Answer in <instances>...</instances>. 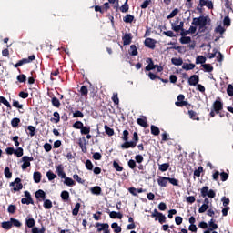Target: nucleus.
<instances>
[{
	"label": "nucleus",
	"mask_w": 233,
	"mask_h": 233,
	"mask_svg": "<svg viewBox=\"0 0 233 233\" xmlns=\"http://www.w3.org/2000/svg\"><path fill=\"white\" fill-rule=\"evenodd\" d=\"M128 136H130V132H128V130H124L123 135L121 137V139L125 141L121 145V148L123 150H127L128 148H136V147L137 146V143L139 142V135L137 134V132L133 133L132 141H128L129 139Z\"/></svg>",
	"instance_id": "f257e3e1"
},
{
	"label": "nucleus",
	"mask_w": 233,
	"mask_h": 233,
	"mask_svg": "<svg viewBox=\"0 0 233 233\" xmlns=\"http://www.w3.org/2000/svg\"><path fill=\"white\" fill-rule=\"evenodd\" d=\"M191 25L198 26V34H205L207 32V26L212 25V19L208 15H200L199 17L193 18Z\"/></svg>",
	"instance_id": "f03ea898"
},
{
	"label": "nucleus",
	"mask_w": 233,
	"mask_h": 233,
	"mask_svg": "<svg viewBox=\"0 0 233 233\" xmlns=\"http://www.w3.org/2000/svg\"><path fill=\"white\" fill-rule=\"evenodd\" d=\"M221 110H223V100H221V97H217L212 104L209 117H216V115L219 114Z\"/></svg>",
	"instance_id": "7ed1b4c3"
},
{
	"label": "nucleus",
	"mask_w": 233,
	"mask_h": 233,
	"mask_svg": "<svg viewBox=\"0 0 233 233\" xmlns=\"http://www.w3.org/2000/svg\"><path fill=\"white\" fill-rule=\"evenodd\" d=\"M204 6H207L208 10H214V2L212 0H199L197 6L198 12L203 13Z\"/></svg>",
	"instance_id": "20e7f679"
},
{
	"label": "nucleus",
	"mask_w": 233,
	"mask_h": 233,
	"mask_svg": "<svg viewBox=\"0 0 233 233\" xmlns=\"http://www.w3.org/2000/svg\"><path fill=\"white\" fill-rule=\"evenodd\" d=\"M176 106L178 107H183L186 106V108L187 110H190V106H192V105H190L188 102L185 101V95L180 94L177 96V102L175 103Z\"/></svg>",
	"instance_id": "39448f33"
},
{
	"label": "nucleus",
	"mask_w": 233,
	"mask_h": 233,
	"mask_svg": "<svg viewBox=\"0 0 233 233\" xmlns=\"http://www.w3.org/2000/svg\"><path fill=\"white\" fill-rule=\"evenodd\" d=\"M32 61H35V55H32L28 56V58H23L19 60L16 64L14 65V67L19 68V66H23V65H28V63H32Z\"/></svg>",
	"instance_id": "423d86ee"
},
{
	"label": "nucleus",
	"mask_w": 233,
	"mask_h": 233,
	"mask_svg": "<svg viewBox=\"0 0 233 233\" xmlns=\"http://www.w3.org/2000/svg\"><path fill=\"white\" fill-rule=\"evenodd\" d=\"M201 196L202 198H216V192L213 189H208V186H205L201 188Z\"/></svg>",
	"instance_id": "0eeeda50"
},
{
	"label": "nucleus",
	"mask_w": 233,
	"mask_h": 233,
	"mask_svg": "<svg viewBox=\"0 0 233 233\" xmlns=\"http://www.w3.org/2000/svg\"><path fill=\"white\" fill-rule=\"evenodd\" d=\"M183 26H185V22H179V18H177L174 23L171 24V29L174 32H180L184 30Z\"/></svg>",
	"instance_id": "6e6552de"
},
{
	"label": "nucleus",
	"mask_w": 233,
	"mask_h": 233,
	"mask_svg": "<svg viewBox=\"0 0 233 233\" xmlns=\"http://www.w3.org/2000/svg\"><path fill=\"white\" fill-rule=\"evenodd\" d=\"M23 164L21 166L22 170H26L31 165V161H34V157L24 156L22 157Z\"/></svg>",
	"instance_id": "1a4fd4ad"
},
{
	"label": "nucleus",
	"mask_w": 233,
	"mask_h": 233,
	"mask_svg": "<svg viewBox=\"0 0 233 233\" xmlns=\"http://www.w3.org/2000/svg\"><path fill=\"white\" fill-rule=\"evenodd\" d=\"M15 183L16 184L13 188H11V192H13L14 194H15V192H19L20 190H23V183H21V178L16 177L15 179Z\"/></svg>",
	"instance_id": "9d476101"
},
{
	"label": "nucleus",
	"mask_w": 233,
	"mask_h": 233,
	"mask_svg": "<svg viewBox=\"0 0 233 233\" xmlns=\"http://www.w3.org/2000/svg\"><path fill=\"white\" fill-rule=\"evenodd\" d=\"M35 196L38 202L45 201V199H46V193H45L43 189H38L35 193Z\"/></svg>",
	"instance_id": "9b49d317"
},
{
	"label": "nucleus",
	"mask_w": 233,
	"mask_h": 233,
	"mask_svg": "<svg viewBox=\"0 0 233 233\" xmlns=\"http://www.w3.org/2000/svg\"><path fill=\"white\" fill-rule=\"evenodd\" d=\"M198 83H199V76L198 75H192L189 78H188V85L190 86H198Z\"/></svg>",
	"instance_id": "f8f14e48"
},
{
	"label": "nucleus",
	"mask_w": 233,
	"mask_h": 233,
	"mask_svg": "<svg viewBox=\"0 0 233 233\" xmlns=\"http://www.w3.org/2000/svg\"><path fill=\"white\" fill-rule=\"evenodd\" d=\"M158 187L162 188H167V185L168 183V177H159L157 178Z\"/></svg>",
	"instance_id": "ddd939ff"
},
{
	"label": "nucleus",
	"mask_w": 233,
	"mask_h": 233,
	"mask_svg": "<svg viewBox=\"0 0 233 233\" xmlns=\"http://www.w3.org/2000/svg\"><path fill=\"white\" fill-rule=\"evenodd\" d=\"M96 227H97V231L98 232H105L106 230H108L110 228V225H108V223H99V222H96Z\"/></svg>",
	"instance_id": "4468645a"
},
{
	"label": "nucleus",
	"mask_w": 233,
	"mask_h": 233,
	"mask_svg": "<svg viewBox=\"0 0 233 233\" xmlns=\"http://www.w3.org/2000/svg\"><path fill=\"white\" fill-rule=\"evenodd\" d=\"M145 46L147 48H151V50H154L156 48V40L152 38H146L144 41Z\"/></svg>",
	"instance_id": "2eb2a0df"
},
{
	"label": "nucleus",
	"mask_w": 233,
	"mask_h": 233,
	"mask_svg": "<svg viewBox=\"0 0 233 233\" xmlns=\"http://www.w3.org/2000/svg\"><path fill=\"white\" fill-rule=\"evenodd\" d=\"M63 156H65L68 161H72V159L76 158V153H72L71 148H66Z\"/></svg>",
	"instance_id": "dca6fc26"
},
{
	"label": "nucleus",
	"mask_w": 233,
	"mask_h": 233,
	"mask_svg": "<svg viewBox=\"0 0 233 233\" xmlns=\"http://www.w3.org/2000/svg\"><path fill=\"white\" fill-rule=\"evenodd\" d=\"M123 45H130L132 43V34L126 33L125 35L122 37Z\"/></svg>",
	"instance_id": "f3484780"
},
{
	"label": "nucleus",
	"mask_w": 233,
	"mask_h": 233,
	"mask_svg": "<svg viewBox=\"0 0 233 233\" xmlns=\"http://www.w3.org/2000/svg\"><path fill=\"white\" fill-rule=\"evenodd\" d=\"M187 114L189 116V118L192 119L193 121L200 120L199 116L198 115V113L196 111L188 109Z\"/></svg>",
	"instance_id": "a211bd4d"
},
{
	"label": "nucleus",
	"mask_w": 233,
	"mask_h": 233,
	"mask_svg": "<svg viewBox=\"0 0 233 233\" xmlns=\"http://www.w3.org/2000/svg\"><path fill=\"white\" fill-rule=\"evenodd\" d=\"M147 63H149L145 68L147 72H150V70H156V65H154L152 58H147Z\"/></svg>",
	"instance_id": "6ab92c4d"
},
{
	"label": "nucleus",
	"mask_w": 233,
	"mask_h": 233,
	"mask_svg": "<svg viewBox=\"0 0 233 233\" xmlns=\"http://www.w3.org/2000/svg\"><path fill=\"white\" fill-rule=\"evenodd\" d=\"M54 117L50 118L51 123H55L56 125H57V123H59V121H61V115H59V112L55 111L53 113Z\"/></svg>",
	"instance_id": "aec40b11"
},
{
	"label": "nucleus",
	"mask_w": 233,
	"mask_h": 233,
	"mask_svg": "<svg viewBox=\"0 0 233 233\" xmlns=\"http://www.w3.org/2000/svg\"><path fill=\"white\" fill-rule=\"evenodd\" d=\"M137 123L140 127H143V128H147V127H148V122H147V116H142V118H137Z\"/></svg>",
	"instance_id": "412c9836"
},
{
	"label": "nucleus",
	"mask_w": 233,
	"mask_h": 233,
	"mask_svg": "<svg viewBox=\"0 0 233 233\" xmlns=\"http://www.w3.org/2000/svg\"><path fill=\"white\" fill-rule=\"evenodd\" d=\"M56 172L59 177H61L62 179H64V177H66V173H65L64 171L63 165H58L56 167Z\"/></svg>",
	"instance_id": "4be33fe9"
},
{
	"label": "nucleus",
	"mask_w": 233,
	"mask_h": 233,
	"mask_svg": "<svg viewBox=\"0 0 233 233\" xmlns=\"http://www.w3.org/2000/svg\"><path fill=\"white\" fill-rule=\"evenodd\" d=\"M64 185H66V187H74L76 185V181L74 179H72L71 177H68L66 176V177H64Z\"/></svg>",
	"instance_id": "5701e85b"
},
{
	"label": "nucleus",
	"mask_w": 233,
	"mask_h": 233,
	"mask_svg": "<svg viewBox=\"0 0 233 233\" xmlns=\"http://www.w3.org/2000/svg\"><path fill=\"white\" fill-rule=\"evenodd\" d=\"M155 221H158L160 225H163V223H167V217L163 213H160L158 217L155 218Z\"/></svg>",
	"instance_id": "b1692460"
},
{
	"label": "nucleus",
	"mask_w": 233,
	"mask_h": 233,
	"mask_svg": "<svg viewBox=\"0 0 233 233\" xmlns=\"http://www.w3.org/2000/svg\"><path fill=\"white\" fill-rule=\"evenodd\" d=\"M171 63L175 65V66H181V65H183V58L173 57Z\"/></svg>",
	"instance_id": "393cba45"
},
{
	"label": "nucleus",
	"mask_w": 233,
	"mask_h": 233,
	"mask_svg": "<svg viewBox=\"0 0 233 233\" xmlns=\"http://www.w3.org/2000/svg\"><path fill=\"white\" fill-rule=\"evenodd\" d=\"M10 221H11V227H16V228H20L23 226V224L21 223V221H19L16 218H10Z\"/></svg>",
	"instance_id": "a878e982"
},
{
	"label": "nucleus",
	"mask_w": 233,
	"mask_h": 233,
	"mask_svg": "<svg viewBox=\"0 0 233 233\" xmlns=\"http://www.w3.org/2000/svg\"><path fill=\"white\" fill-rule=\"evenodd\" d=\"M41 172L39 171H35L34 175H33V179L35 181V183H41Z\"/></svg>",
	"instance_id": "bb28decb"
},
{
	"label": "nucleus",
	"mask_w": 233,
	"mask_h": 233,
	"mask_svg": "<svg viewBox=\"0 0 233 233\" xmlns=\"http://www.w3.org/2000/svg\"><path fill=\"white\" fill-rule=\"evenodd\" d=\"M182 68L183 70H194L196 68V65L195 64H188V63H184L182 64Z\"/></svg>",
	"instance_id": "cd10ccee"
},
{
	"label": "nucleus",
	"mask_w": 233,
	"mask_h": 233,
	"mask_svg": "<svg viewBox=\"0 0 233 233\" xmlns=\"http://www.w3.org/2000/svg\"><path fill=\"white\" fill-rule=\"evenodd\" d=\"M25 225L28 228H34V227H35V220L33 218H26Z\"/></svg>",
	"instance_id": "c85d7f7f"
},
{
	"label": "nucleus",
	"mask_w": 233,
	"mask_h": 233,
	"mask_svg": "<svg viewBox=\"0 0 233 233\" xmlns=\"http://www.w3.org/2000/svg\"><path fill=\"white\" fill-rule=\"evenodd\" d=\"M102 192L101 187L99 186H95L91 187V194H95L96 196H100Z\"/></svg>",
	"instance_id": "c756f323"
},
{
	"label": "nucleus",
	"mask_w": 233,
	"mask_h": 233,
	"mask_svg": "<svg viewBox=\"0 0 233 233\" xmlns=\"http://www.w3.org/2000/svg\"><path fill=\"white\" fill-rule=\"evenodd\" d=\"M51 103L52 106H55V108H59L61 106V102L56 96L51 98Z\"/></svg>",
	"instance_id": "7c9ffc66"
},
{
	"label": "nucleus",
	"mask_w": 233,
	"mask_h": 233,
	"mask_svg": "<svg viewBox=\"0 0 233 233\" xmlns=\"http://www.w3.org/2000/svg\"><path fill=\"white\" fill-rule=\"evenodd\" d=\"M63 201H68L70 199V193L66 190L61 192L60 195Z\"/></svg>",
	"instance_id": "2f4dec72"
},
{
	"label": "nucleus",
	"mask_w": 233,
	"mask_h": 233,
	"mask_svg": "<svg viewBox=\"0 0 233 233\" xmlns=\"http://www.w3.org/2000/svg\"><path fill=\"white\" fill-rule=\"evenodd\" d=\"M111 228H113L115 233H121V227L116 222L111 224Z\"/></svg>",
	"instance_id": "473e14b6"
},
{
	"label": "nucleus",
	"mask_w": 233,
	"mask_h": 233,
	"mask_svg": "<svg viewBox=\"0 0 233 233\" xmlns=\"http://www.w3.org/2000/svg\"><path fill=\"white\" fill-rule=\"evenodd\" d=\"M151 134L153 136H159V134H161V131L159 130V127H157V126L151 125Z\"/></svg>",
	"instance_id": "72a5a7b5"
},
{
	"label": "nucleus",
	"mask_w": 233,
	"mask_h": 233,
	"mask_svg": "<svg viewBox=\"0 0 233 233\" xmlns=\"http://www.w3.org/2000/svg\"><path fill=\"white\" fill-rule=\"evenodd\" d=\"M43 201H44V208H46V210H50V208H52L53 207L52 200L45 198V200Z\"/></svg>",
	"instance_id": "f704fd0d"
},
{
	"label": "nucleus",
	"mask_w": 233,
	"mask_h": 233,
	"mask_svg": "<svg viewBox=\"0 0 233 233\" xmlns=\"http://www.w3.org/2000/svg\"><path fill=\"white\" fill-rule=\"evenodd\" d=\"M104 128H105V132L107 136H109V137L114 136V134H115L114 129L112 127H108V125H105Z\"/></svg>",
	"instance_id": "c9c22d12"
},
{
	"label": "nucleus",
	"mask_w": 233,
	"mask_h": 233,
	"mask_svg": "<svg viewBox=\"0 0 233 233\" xmlns=\"http://www.w3.org/2000/svg\"><path fill=\"white\" fill-rule=\"evenodd\" d=\"M218 224L214 223V218H211V220L209 221V228L208 230H211V232H214V230H218Z\"/></svg>",
	"instance_id": "e433bc0d"
},
{
	"label": "nucleus",
	"mask_w": 233,
	"mask_h": 233,
	"mask_svg": "<svg viewBox=\"0 0 233 233\" xmlns=\"http://www.w3.org/2000/svg\"><path fill=\"white\" fill-rule=\"evenodd\" d=\"M226 31L227 29H225V27H223L221 25L215 28V34H220V35H223Z\"/></svg>",
	"instance_id": "4c0bfd02"
},
{
	"label": "nucleus",
	"mask_w": 233,
	"mask_h": 233,
	"mask_svg": "<svg viewBox=\"0 0 233 233\" xmlns=\"http://www.w3.org/2000/svg\"><path fill=\"white\" fill-rule=\"evenodd\" d=\"M19 123H21V119L19 117H15L11 120V127H13V128H17Z\"/></svg>",
	"instance_id": "58836bf2"
},
{
	"label": "nucleus",
	"mask_w": 233,
	"mask_h": 233,
	"mask_svg": "<svg viewBox=\"0 0 233 233\" xmlns=\"http://www.w3.org/2000/svg\"><path fill=\"white\" fill-rule=\"evenodd\" d=\"M1 103L5 105V106H7L10 110L12 109V105H10V102H8L5 96H0V105Z\"/></svg>",
	"instance_id": "ea45409f"
},
{
	"label": "nucleus",
	"mask_w": 233,
	"mask_h": 233,
	"mask_svg": "<svg viewBox=\"0 0 233 233\" xmlns=\"http://www.w3.org/2000/svg\"><path fill=\"white\" fill-rule=\"evenodd\" d=\"M1 227L5 230H10V228H12V222L10 220L9 221H4V222H2Z\"/></svg>",
	"instance_id": "a19ab883"
},
{
	"label": "nucleus",
	"mask_w": 233,
	"mask_h": 233,
	"mask_svg": "<svg viewBox=\"0 0 233 233\" xmlns=\"http://www.w3.org/2000/svg\"><path fill=\"white\" fill-rule=\"evenodd\" d=\"M207 61V57L203 56H198L196 58V65H204V63H206Z\"/></svg>",
	"instance_id": "79ce46f5"
},
{
	"label": "nucleus",
	"mask_w": 233,
	"mask_h": 233,
	"mask_svg": "<svg viewBox=\"0 0 233 233\" xmlns=\"http://www.w3.org/2000/svg\"><path fill=\"white\" fill-rule=\"evenodd\" d=\"M180 43L182 45H188L189 43H192V38L190 36H182L180 38Z\"/></svg>",
	"instance_id": "37998d69"
},
{
	"label": "nucleus",
	"mask_w": 233,
	"mask_h": 233,
	"mask_svg": "<svg viewBox=\"0 0 233 233\" xmlns=\"http://www.w3.org/2000/svg\"><path fill=\"white\" fill-rule=\"evenodd\" d=\"M84 139V143L83 142H79L78 145L82 150V152H84V154H86L87 152V148H86V139H85V137L83 138Z\"/></svg>",
	"instance_id": "c03bdc74"
},
{
	"label": "nucleus",
	"mask_w": 233,
	"mask_h": 233,
	"mask_svg": "<svg viewBox=\"0 0 233 233\" xmlns=\"http://www.w3.org/2000/svg\"><path fill=\"white\" fill-rule=\"evenodd\" d=\"M27 130H28L27 132L28 136H30L31 137H34V136H35V127L28 126Z\"/></svg>",
	"instance_id": "a18cd8bd"
},
{
	"label": "nucleus",
	"mask_w": 233,
	"mask_h": 233,
	"mask_svg": "<svg viewBox=\"0 0 233 233\" xmlns=\"http://www.w3.org/2000/svg\"><path fill=\"white\" fill-rule=\"evenodd\" d=\"M128 10H129L128 0H126L124 5L120 7V11L122 12V14H127Z\"/></svg>",
	"instance_id": "49530a36"
},
{
	"label": "nucleus",
	"mask_w": 233,
	"mask_h": 233,
	"mask_svg": "<svg viewBox=\"0 0 233 233\" xmlns=\"http://www.w3.org/2000/svg\"><path fill=\"white\" fill-rule=\"evenodd\" d=\"M134 15H127L126 16L123 17V21L124 23H133L134 22Z\"/></svg>",
	"instance_id": "de8ad7c7"
},
{
	"label": "nucleus",
	"mask_w": 233,
	"mask_h": 233,
	"mask_svg": "<svg viewBox=\"0 0 233 233\" xmlns=\"http://www.w3.org/2000/svg\"><path fill=\"white\" fill-rule=\"evenodd\" d=\"M81 209V203H76V205H75V208H74V209L72 210V214L74 215V216H77V214H79V210Z\"/></svg>",
	"instance_id": "09e8293b"
},
{
	"label": "nucleus",
	"mask_w": 233,
	"mask_h": 233,
	"mask_svg": "<svg viewBox=\"0 0 233 233\" xmlns=\"http://www.w3.org/2000/svg\"><path fill=\"white\" fill-rule=\"evenodd\" d=\"M80 94L84 97H86L88 96V87L86 86H82L80 88Z\"/></svg>",
	"instance_id": "8fccbe9b"
},
{
	"label": "nucleus",
	"mask_w": 233,
	"mask_h": 233,
	"mask_svg": "<svg viewBox=\"0 0 233 233\" xmlns=\"http://www.w3.org/2000/svg\"><path fill=\"white\" fill-rule=\"evenodd\" d=\"M80 132L82 136H86V134H90V127L82 126Z\"/></svg>",
	"instance_id": "3c124183"
},
{
	"label": "nucleus",
	"mask_w": 233,
	"mask_h": 233,
	"mask_svg": "<svg viewBox=\"0 0 233 233\" xmlns=\"http://www.w3.org/2000/svg\"><path fill=\"white\" fill-rule=\"evenodd\" d=\"M158 168L161 172H167V170H168V168H170V164L169 163H164L162 165H159Z\"/></svg>",
	"instance_id": "603ef678"
},
{
	"label": "nucleus",
	"mask_w": 233,
	"mask_h": 233,
	"mask_svg": "<svg viewBox=\"0 0 233 233\" xmlns=\"http://www.w3.org/2000/svg\"><path fill=\"white\" fill-rule=\"evenodd\" d=\"M4 174L7 179H12V171H10V167H6L4 170Z\"/></svg>",
	"instance_id": "864d4df0"
},
{
	"label": "nucleus",
	"mask_w": 233,
	"mask_h": 233,
	"mask_svg": "<svg viewBox=\"0 0 233 233\" xmlns=\"http://www.w3.org/2000/svg\"><path fill=\"white\" fill-rule=\"evenodd\" d=\"M179 14V9L175 8L167 16V19H172L173 17H176Z\"/></svg>",
	"instance_id": "5fc2aeb1"
},
{
	"label": "nucleus",
	"mask_w": 233,
	"mask_h": 233,
	"mask_svg": "<svg viewBox=\"0 0 233 233\" xmlns=\"http://www.w3.org/2000/svg\"><path fill=\"white\" fill-rule=\"evenodd\" d=\"M113 168H115L116 172H123V167H121L117 161H113Z\"/></svg>",
	"instance_id": "6e6d98bb"
},
{
	"label": "nucleus",
	"mask_w": 233,
	"mask_h": 233,
	"mask_svg": "<svg viewBox=\"0 0 233 233\" xmlns=\"http://www.w3.org/2000/svg\"><path fill=\"white\" fill-rule=\"evenodd\" d=\"M130 56H137V47H136V45H131L130 46V51H129Z\"/></svg>",
	"instance_id": "4d7b16f0"
},
{
	"label": "nucleus",
	"mask_w": 233,
	"mask_h": 233,
	"mask_svg": "<svg viewBox=\"0 0 233 233\" xmlns=\"http://www.w3.org/2000/svg\"><path fill=\"white\" fill-rule=\"evenodd\" d=\"M23 147H17L16 149H15V156H16V157H23Z\"/></svg>",
	"instance_id": "13d9d810"
},
{
	"label": "nucleus",
	"mask_w": 233,
	"mask_h": 233,
	"mask_svg": "<svg viewBox=\"0 0 233 233\" xmlns=\"http://www.w3.org/2000/svg\"><path fill=\"white\" fill-rule=\"evenodd\" d=\"M18 83H26V75L22 74L16 76Z\"/></svg>",
	"instance_id": "bf43d9fd"
},
{
	"label": "nucleus",
	"mask_w": 233,
	"mask_h": 233,
	"mask_svg": "<svg viewBox=\"0 0 233 233\" xmlns=\"http://www.w3.org/2000/svg\"><path fill=\"white\" fill-rule=\"evenodd\" d=\"M85 165H86V168L87 170H94V164L92 163V160L87 159V160L86 161Z\"/></svg>",
	"instance_id": "052dcab7"
},
{
	"label": "nucleus",
	"mask_w": 233,
	"mask_h": 233,
	"mask_svg": "<svg viewBox=\"0 0 233 233\" xmlns=\"http://www.w3.org/2000/svg\"><path fill=\"white\" fill-rule=\"evenodd\" d=\"M46 176H47V178L49 181H54V179H56V177H57V175L54 174V172H52V171H47Z\"/></svg>",
	"instance_id": "680f3d73"
},
{
	"label": "nucleus",
	"mask_w": 233,
	"mask_h": 233,
	"mask_svg": "<svg viewBox=\"0 0 233 233\" xmlns=\"http://www.w3.org/2000/svg\"><path fill=\"white\" fill-rule=\"evenodd\" d=\"M83 122L81 121H76L73 124V128H76V130H81V128H83Z\"/></svg>",
	"instance_id": "e2e57ef3"
},
{
	"label": "nucleus",
	"mask_w": 233,
	"mask_h": 233,
	"mask_svg": "<svg viewBox=\"0 0 233 233\" xmlns=\"http://www.w3.org/2000/svg\"><path fill=\"white\" fill-rule=\"evenodd\" d=\"M225 8H227V10H230L231 12H233L232 10V0H225Z\"/></svg>",
	"instance_id": "0e129e2a"
},
{
	"label": "nucleus",
	"mask_w": 233,
	"mask_h": 233,
	"mask_svg": "<svg viewBox=\"0 0 233 233\" xmlns=\"http://www.w3.org/2000/svg\"><path fill=\"white\" fill-rule=\"evenodd\" d=\"M202 66H203L205 72H212V70H214V67L210 64H204V65H202Z\"/></svg>",
	"instance_id": "69168bd1"
},
{
	"label": "nucleus",
	"mask_w": 233,
	"mask_h": 233,
	"mask_svg": "<svg viewBox=\"0 0 233 233\" xmlns=\"http://www.w3.org/2000/svg\"><path fill=\"white\" fill-rule=\"evenodd\" d=\"M230 24H231L230 17L228 15L225 16L223 20L224 26H227V28H228V26H230Z\"/></svg>",
	"instance_id": "338daca9"
},
{
	"label": "nucleus",
	"mask_w": 233,
	"mask_h": 233,
	"mask_svg": "<svg viewBox=\"0 0 233 233\" xmlns=\"http://www.w3.org/2000/svg\"><path fill=\"white\" fill-rule=\"evenodd\" d=\"M227 94L229 96V97H233V86L232 84H229L227 88Z\"/></svg>",
	"instance_id": "774afa93"
}]
</instances>
